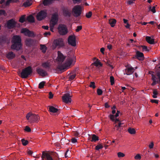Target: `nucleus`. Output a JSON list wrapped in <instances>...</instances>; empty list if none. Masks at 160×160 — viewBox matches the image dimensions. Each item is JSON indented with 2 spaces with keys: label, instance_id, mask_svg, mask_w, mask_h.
Instances as JSON below:
<instances>
[{
  "label": "nucleus",
  "instance_id": "obj_56",
  "mask_svg": "<svg viewBox=\"0 0 160 160\" xmlns=\"http://www.w3.org/2000/svg\"><path fill=\"white\" fill-rule=\"evenodd\" d=\"M154 146L153 142H152L151 143V144L149 145V147L150 148H152Z\"/></svg>",
  "mask_w": 160,
  "mask_h": 160
},
{
  "label": "nucleus",
  "instance_id": "obj_42",
  "mask_svg": "<svg viewBox=\"0 0 160 160\" xmlns=\"http://www.w3.org/2000/svg\"><path fill=\"white\" fill-rule=\"evenodd\" d=\"M102 145L101 144H99L96 146L95 147V149L96 150H98L100 149H102L103 148Z\"/></svg>",
  "mask_w": 160,
  "mask_h": 160
},
{
  "label": "nucleus",
  "instance_id": "obj_24",
  "mask_svg": "<svg viewBox=\"0 0 160 160\" xmlns=\"http://www.w3.org/2000/svg\"><path fill=\"white\" fill-rule=\"evenodd\" d=\"M15 57V55L12 52H9L7 54V57L9 59H12Z\"/></svg>",
  "mask_w": 160,
  "mask_h": 160
},
{
  "label": "nucleus",
  "instance_id": "obj_60",
  "mask_svg": "<svg viewBox=\"0 0 160 160\" xmlns=\"http://www.w3.org/2000/svg\"><path fill=\"white\" fill-rule=\"evenodd\" d=\"M99 62H100L96 61L94 62L93 64L95 65L96 67H98L99 65L98 63Z\"/></svg>",
  "mask_w": 160,
  "mask_h": 160
},
{
  "label": "nucleus",
  "instance_id": "obj_3",
  "mask_svg": "<svg viewBox=\"0 0 160 160\" xmlns=\"http://www.w3.org/2000/svg\"><path fill=\"white\" fill-rule=\"evenodd\" d=\"M59 33L61 35H65L68 32L66 25L64 24H59L57 28Z\"/></svg>",
  "mask_w": 160,
  "mask_h": 160
},
{
  "label": "nucleus",
  "instance_id": "obj_51",
  "mask_svg": "<svg viewBox=\"0 0 160 160\" xmlns=\"http://www.w3.org/2000/svg\"><path fill=\"white\" fill-rule=\"evenodd\" d=\"M5 13L6 12L4 10H0V15H4Z\"/></svg>",
  "mask_w": 160,
  "mask_h": 160
},
{
  "label": "nucleus",
  "instance_id": "obj_28",
  "mask_svg": "<svg viewBox=\"0 0 160 160\" xmlns=\"http://www.w3.org/2000/svg\"><path fill=\"white\" fill-rule=\"evenodd\" d=\"M53 0H43L42 4L44 6L49 5L52 3Z\"/></svg>",
  "mask_w": 160,
  "mask_h": 160
},
{
  "label": "nucleus",
  "instance_id": "obj_7",
  "mask_svg": "<svg viewBox=\"0 0 160 160\" xmlns=\"http://www.w3.org/2000/svg\"><path fill=\"white\" fill-rule=\"evenodd\" d=\"M58 20V15L57 12H55L52 15L51 19L50 21V25L55 26L57 24Z\"/></svg>",
  "mask_w": 160,
  "mask_h": 160
},
{
  "label": "nucleus",
  "instance_id": "obj_17",
  "mask_svg": "<svg viewBox=\"0 0 160 160\" xmlns=\"http://www.w3.org/2000/svg\"><path fill=\"white\" fill-rule=\"evenodd\" d=\"M62 13L63 15L66 17H70L71 15V10L67 8H63Z\"/></svg>",
  "mask_w": 160,
  "mask_h": 160
},
{
  "label": "nucleus",
  "instance_id": "obj_14",
  "mask_svg": "<svg viewBox=\"0 0 160 160\" xmlns=\"http://www.w3.org/2000/svg\"><path fill=\"white\" fill-rule=\"evenodd\" d=\"M75 57L74 56L69 57L67 58L66 61L65 65L67 68L70 66L72 64L75 62Z\"/></svg>",
  "mask_w": 160,
  "mask_h": 160
},
{
  "label": "nucleus",
  "instance_id": "obj_9",
  "mask_svg": "<svg viewBox=\"0 0 160 160\" xmlns=\"http://www.w3.org/2000/svg\"><path fill=\"white\" fill-rule=\"evenodd\" d=\"M68 43L72 46L75 47L76 46V39L74 35H70L68 38Z\"/></svg>",
  "mask_w": 160,
  "mask_h": 160
},
{
  "label": "nucleus",
  "instance_id": "obj_16",
  "mask_svg": "<svg viewBox=\"0 0 160 160\" xmlns=\"http://www.w3.org/2000/svg\"><path fill=\"white\" fill-rule=\"evenodd\" d=\"M36 71L38 74L42 77H44L48 75L47 72L42 68H38L36 69Z\"/></svg>",
  "mask_w": 160,
  "mask_h": 160
},
{
  "label": "nucleus",
  "instance_id": "obj_38",
  "mask_svg": "<svg viewBox=\"0 0 160 160\" xmlns=\"http://www.w3.org/2000/svg\"><path fill=\"white\" fill-rule=\"evenodd\" d=\"M25 15L22 16L19 19V22L22 23H23L25 21Z\"/></svg>",
  "mask_w": 160,
  "mask_h": 160
},
{
  "label": "nucleus",
  "instance_id": "obj_44",
  "mask_svg": "<svg viewBox=\"0 0 160 160\" xmlns=\"http://www.w3.org/2000/svg\"><path fill=\"white\" fill-rule=\"evenodd\" d=\"M24 130L28 132H30L31 131V128L28 126H26L25 127Z\"/></svg>",
  "mask_w": 160,
  "mask_h": 160
},
{
  "label": "nucleus",
  "instance_id": "obj_26",
  "mask_svg": "<svg viewBox=\"0 0 160 160\" xmlns=\"http://www.w3.org/2000/svg\"><path fill=\"white\" fill-rule=\"evenodd\" d=\"M146 41L150 44H153L154 43V39L152 38L151 37L147 36L146 38Z\"/></svg>",
  "mask_w": 160,
  "mask_h": 160
},
{
  "label": "nucleus",
  "instance_id": "obj_34",
  "mask_svg": "<svg viewBox=\"0 0 160 160\" xmlns=\"http://www.w3.org/2000/svg\"><path fill=\"white\" fill-rule=\"evenodd\" d=\"M76 74L75 73L71 74L68 77V79L69 81L73 80L76 77Z\"/></svg>",
  "mask_w": 160,
  "mask_h": 160
},
{
  "label": "nucleus",
  "instance_id": "obj_1",
  "mask_svg": "<svg viewBox=\"0 0 160 160\" xmlns=\"http://www.w3.org/2000/svg\"><path fill=\"white\" fill-rule=\"evenodd\" d=\"M12 49L18 51L22 48V40L21 37L18 35H14L11 39Z\"/></svg>",
  "mask_w": 160,
  "mask_h": 160
},
{
  "label": "nucleus",
  "instance_id": "obj_19",
  "mask_svg": "<svg viewBox=\"0 0 160 160\" xmlns=\"http://www.w3.org/2000/svg\"><path fill=\"white\" fill-rule=\"evenodd\" d=\"M35 43V41L34 40L28 38L26 39L25 41V43L26 45L29 47H30L33 46Z\"/></svg>",
  "mask_w": 160,
  "mask_h": 160
},
{
  "label": "nucleus",
  "instance_id": "obj_55",
  "mask_svg": "<svg viewBox=\"0 0 160 160\" xmlns=\"http://www.w3.org/2000/svg\"><path fill=\"white\" fill-rule=\"evenodd\" d=\"M71 140L72 142L73 143H75L77 142V139L75 138H72Z\"/></svg>",
  "mask_w": 160,
  "mask_h": 160
},
{
  "label": "nucleus",
  "instance_id": "obj_10",
  "mask_svg": "<svg viewBox=\"0 0 160 160\" xmlns=\"http://www.w3.org/2000/svg\"><path fill=\"white\" fill-rule=\"evenodd\" d=\"M16 22L13 19H12L7 21V27L8 29H12L16 27Z\"/></svg>",
  "mask_w": 160,
  "mask_h": 160
},
{
  "label": "nucleus",
  "instance_id": "obj_20",
  "mask_svg": "<svg viewBox=\"0 0 160 160\" xmlns=\"http://www.w3.org/2000/svg\"><path fill=\"white\" fill-rule=\"evenodd\" d=\"M136 58L138 59L139 60L142 61L144 59V56L143 54L139 51H137L136 52V55L135 56Z\"/></svg>",
  "mask_w": 160,
  "mask_h": 160
},
{
  "label": "nucleus",
  "instance_id": "obj_15",
  "mask_svg": "<svg viewBox=\"0 0 160 160\" xmlns=\"http://www.w3.org/2000/svg\"><path fill=\"white\" fill-rule=\"evenodd\" d=\"M57 60L59 64H61L64 60L66 57L59 51L58 52Z\"/></svg>",
  "mask_w": 160,
  "mask_h": 160
},
{
  "label": "nucleus",
  "instance_id": "obj_49",
  "mask_svg": "<svg viewBox=\"0 0 160 160\" xmlns=\"http://www.w3.org/2000/svg\"><path fill=\"white\" fill-rule=\"evenodd\" d=\"M82 29V26H79L77 27V28L76 29V32H78Z\"/></svg>",
  "mask_w": 160,
  "mask_h": 160
},
{
  "label": "nucleus",
  "instance_id": "obj_53",
  "mask_svg": "<svg viewBox=\"0 0 160 160\" xmlns=\"http://www.w3.org/2000/svg\"><path fill=\"white\" fill-rule=\"evenodd\" d=\"M151 101L152 103H154L156 104H158V100L155 99H152L151 100Z\"/></svg>",
  "mask_w": 160,
  "mask_h": 160
},
{
  "label": "nucleus",
  "instance_id": "obj_13",
  "mask_svg": "<svg viewBox=\"0 0 160 160\" xmlns=\"http://www.w3.org/2000/svg\"><path fill=\"white\" fill-rule=\"evenodd\" d=\"M71 97L69 93L65 94L62 97L63 101L66 103H70L71 101Z\"/></svg>",
  "mask_w": 160,
  "mask_h": 160
},
{
  "label": "nucleus",
  "instance_id": "obj_39",
  "mask_svg": "<svg viewBox=\"0 0 160 160\" xmlns=\"http://www.w3.org/2000/svg\"><path fill=\"white\" fill-rule=\"evenodd\" d=\"M22 144L24 146H26L28 143V142L27 140H25L23 138L21 140Z\"/></svg>",
  "mask_w": 160,
  "mask_h": 160
},
{
  "label": "nucleus",
  "instance_id": "obj_54",
  "mask_svg": "<svg viewBox=\"0 0 160 160\" xmlns=\"http://www.w3.org/2000/svg\"><path fill=\"white\" fill-rule=\"evenodd\" d=\"M11 2H12L11 0H8L5 3L6 5H8Z\"/></svg>",
  "mask_w": 160,
  "mask_h": 160
},
{
  "label": "nucleus",
  "instance_id": "obj_18",
  "mask_svg": "<svg viewBox=\"0 0 160 160\" xmlns=\"http://www.w3.org/2000/svg\"><path fill=\"white\" fill-rule=\"evenodd\" d=\"M42 160L44 158L46 159L47 160H53L51 155L48 153L45 152L43 151L41 157Z\"/></svg>",
  "mask_w": 160,
  "mask_h": 160
},
{
  "label": "nucleus",
  "instance_id": "obj_12",
  "mask_svg": "<svg viewBox=\"0 0 160 160\" xmlns=\"http://www.w3.org/2000/svg\"><path fill=\"white\" fill-rule=\"evenodd\" d=\"M53 44L56 47H61L64 45L63 40L61 38H59L54 40L53 41Z\"/></svg>",
  "mask_w": 160,
  "mask_h": 160
},
{
  "label": "nucleus",
  "instance_id": "obj_59",
  "mask_svg": "<svg viewBox=\"0 0 160 160\" xmlns=\"http://www.w3.org/2000/svg\"><path fill=\"white\" fill-rule=\"evenodd\" d=\"M49 98L50 99L52 98L53 97V94L51 92H49Z\"/></svg>",
  "mask_w": 160,
  "mask_h": 160
},
{
  "label": "nucleus",
  "instance_id": "obj_57",
  "mask_svg": "<svg viewBox=\"0 0 160 160\" xmlns=\"http://www.w3.org/2000/svg\"><path fill=\"white\" fill-rule=\"evenodd\" d=\"M122 124L121 122H119L118 125H116L115 127L117 128H120L121 127V125Z\"/></svg>",
  "mask_w": 160,
  "mask_h": 160
},
{
  "label": "nucleus",
  "instance_id": "obj_30",
  "mask_svg": "<svg viewBox=\"0 0 160 160\" xmlns=\"http://www.w3.org/2000/svg\"><path fill=\"white\" fill-rule=\"evenodd\" d=\"M40 50L42 51V52L43 53H45L46 52V51L47 49L45 45L43 44H40Z\"/></svg>",
  "mask_w": 160,
  "mask_h": 160
},
{
  "label": "nucleus",
  "instance_id": "obj_63",
  "mask_svg": "<svg viewBox=\"0 0 160 160\" xmlns=\"http://www.w3.org/2000/svg\"><path fill=\"white\" fill-rule=\"evenodd\" d=\"M128 4L129 5H131L132 3H133V2L132 0H130L128 2Z\"/></svg>",
  "mask_w": 160,
  "mask_h": 160
},
{
  "label": "nucleus",
  "instance_id": "obj_46",
  "mask_svg": "<svg viewBox=\"0 0 160 160\" xmlns=\"http://www.w3.org/2000/svg\"><path fill=\"white\" fill-rule=\"evenodd\" d=\"M97 93L99 95H101L102 93V91L100 89H98L97 90Z\"/></svg>",
  "mask_w": 160,
  "mask_h": 160
},
{
  "label": "nucleus",
  "instance_id": "obj_2",
  "mask_svg": "<svg viewBox=\"0 0 160 160\" xmlns=\"http://www.w3.org/2000/svg\"><path fill=\"white\" fill-rule=\"evenodd\" d=\"M32 72V67L29 66L23 69L19 75L22 78H27Z\"/></svg>",
  "mask_w": 160,
  "mask_h": 160
},
{
  "label": "nucleus",
  "instance_id": "obj_31",
  "mask_svg": "<svg viewBox=\"0 0 160 160\" xmlns=\"http://www.w3.org/2000/svg\"><path fill=\"white\" fill-rule=\"evenodd\" d=\"M7 40L6 37L5 36H2L0 37V43L6 42Z\"/></svg>",
  "mask_w": 160,
  "mask_h": 160
},
{
  "label": "nucleus",
  "instance_id": "obj_43",
  "mask_svg": "<svg viewBox=\"0 0 160 160\" xmlns=\"http://www.w3.org/2000/svg\"><path fill=\"white\" fill-rule=\"evenodd\" d=\"M117 155L118 157L119 158L123 157L125 156L124 154L123 153L121 152H118L117 153Z\"/></svg>",
  "mask_w": 160,
  "mask_h": 160
},
{
  "label": "nucleus",
  "instance_id": "obj_29",
  "mask_svg": "<svg viewBox=\"0 0 160 160\" xmlns=\"http://www.w3.org/2000/svg\"><path fill=\"white\" fill-rule=\"evenodd\" d=\"M27 20L30 22H34V18L33 16L32 15H29L27 18Z\"/></svg>",
  "mask_w": 160,
  "mask_h": 160
},
{
  "label": "nucleus",
  "instance_id": "obj_5",
  "mask_svg": "<svg viewBox=\"0 0 160 160\" xmlns=\"http://www.w3.org/2000/svg\"><path fill=\"white\" fill-rule=\"evenodd\" d=\"M21 33L28 37L34 38L36 36V34L33 31H30L27 28H22L21 30Z\"/></svg>",
  "mask_w": 160,
  "mask_h": 160
},
{
  "label": "nucleus",
  "instance_id": "obj_6",
  "mask_svg": "<svg viewBox=\"0 0 160 160\" xmlns=\"http://www.w3.org/2000/svg\"><path fill=\"white\" fill-rule=\"evenodd\" d=\"M72 11L74 14V16L75 17H78L81 14V7L79 5L75 6L72 8Z\"/></svg>",
  "mask_w": 160,
  "mask_h": 160
},
{
  "label": "nucleus",
  "instance_id": "obj_62",
  "mask_svg": "<svg viewBox=\"0 0 160 160\" xmlns=\"http://www.w3.org/2000/svg\"><path fill=\"white\" fill-rule=\"evenodd\" d=\"M153 94H154L155 95H157L158 94V93L157 91V90H155V89H154L153 90Z\"/></svg>",
  "mask_w": 160,
  "mask_h": 160
},
{
  "label": "nucleus",
  "instance_id": "obj_58",
  "mask_svg": "<svg viewBox=\"0 0 160 160\" xmlns=\"http://www.w3.org/2000/svg\"><path fill=\"white\" fill-rule=\"evenodd\" d=\"M42 28L45 30H48L49 28V27L48 26H42Z\"/></svg>",
  "mask_w": 160,
  "mask_h": 160
},
{
  "label": "nucleus",
  "instance_id": "obj_25",
  "mask_svg": "<svg viewBox=\"0 0 160 160\" xmlns=\"http://www.w3.org/2000/svg\"><path fill=\"white\" fill-rule=\"evenodd\" d=\"M67 67L65 64H59L58 65L57 68L60 71L64 70L67 69Z\"/></svg>",
  "mask_w": 160,
  "mask_h": 160
},
{
  "label": "nucleus",
  "instance_id": "obj_33",
  "mask_svg": "<svg viewBox=\"0 0 160 160\" xmlns=\"http://www.w3.org/2000/svg\"><path fill=\"white\" fill-rule=\"evenodd\" d=\"M32 4V3L29 0H27V1L23 3V6L25 7H26L31 6Z\"/></svg>",
  "mask_w": 160,
  "mask_h": 160
},
{
  "label": "nucleus",
  "instance_id": "obj_52",
  "mask_svg": "<svg viewBox=\"0 0 160 160\" xmlns=\"http://www.w3.org/2000/svg\"><path fill=\"white\" fill-rule=\"evenodd\" d=\"M55 26H53L52 25H50V29L51 31L52 32H54V28Z\"/></svg>",
  "mask_w": 160,
  "mask_h": 160
},
{
  "label": "nucleus",
  "instance_id": "obj_21",
  "mask_svg": "<svg viewBox=\"0 0 160 160\" xmlns=\"http://www.w3.org/2000/svg\"><path fill=\"white\" fill-rule=\"evenodd\" d=\"M109 118H110L111 120H112L113 122H114L115 123H116L117 122H118L119 123L120 122V120L118 118H114V115L113 114H110L109 116Z\"/></svg>",
  "mask_w": 160,
  "mask_h": 160
},
{
  "label": "nucleus",
  "instance_id": "obj_8",
  "mask_svg": "<svg viewBox=\"0 0 160 160\" xmlns=\"http://www.w3.org/2000/svg\"><path fill=\"white\" fill-rule=\"evenodd\" d=\"M47 15V13L46 11L41 10L37 15V19L38 20L41 21L45 18Z\"/></svg>",
  "mask_w": 160,
  "mask_h": 160
},
{
  "label": "nucleus",
  "instance_id": "obj_61",
  "mask_svg": "<svg viewBox=\"0 0 160 160\" xmlns=\"http://www.w3.org/2000/svg\"><path fill=\"white\" fill-rule=\"evenodd\" d=\"M74 3H78L80 2L81 0H72Z\"/></svg>",
  "mask_w": 160,
  "mask_h": 160
},
{
  "label": "nucleus",
  "instance_id": "obj_50",
  "mask_svg": "<svg viewBox=\"0 0 160 160\" xmlns=\"http://www.w3.org/2000/svg\"><path fill=\"white\" fill-rule=\"evenodd\" d=\"M151 76H152V80L153 81H156V76H155V75L152 73V74Z\"/></svg>",
  "mask_w": 160,
  "mask_h": 160
},
{
  "label": "nucleus",
  "instance_id": "obj_37",
  "mask_svg": "<svg viewBox=\"0 0 160 160\" xmlns=\"http://www.w3.org/2000/svg\"><path fill=\"white\" fill-rule=\"evenodd\" d=\"M46 82L45 81H42L40 82L39 84L38 88L42 89L43 88Z\"/></svg>",
  "mask_w": 160,
  "mask_h": 160
},
{
  "label": "nucleus",
  "instance_id": "obj_40",
  "mask_svg": "<svg viewBox=\"0 0 160 160\" xmlns=\"http://www.w3.org/2000/svg\"><path fill=\"white\" fill-rule=\"evenodd\" d=\"M110 80L111 84L112 85L114 83V79L113 76H111L110 77Z\"/></svg>",
  "mask_w": 160,
  "mask_h": 160
},
{
  "label": "nucleus",
  "instance_id": "obj_32",
  "mask_svg": "<svg viewBox=\"0 0 160 160\" xmlns=\"http://www.w3.org/2000/svg\"><path fill=\"white\" fill-rule=\"evenodd\" d=\"M98 137L95 134L92 135V140H91V142H95L97 141L98 140Z\"/></svg>",
  "mask_w": 160,
  "mask_h": 160
},
{
  "label": "nucleus",
  "instance_id": "obj_36",
  "mask_svg": "<svg viewBox=\"0 0 160 160\" xmlns=\"http://www.w3.org/2000/svg\"><path fill=\"white\" fill-rule=\"evenodd\" d=\"M148 8L149 10L152 11L153 13H155L156 12L155 6H153L152 8L151 6H149Z\"/></svg>",
  "mask_w": 160,
  "mask_h": 160
},
{
  "label": "nucleus",
  "instance_id": "obj_35",
  "mask_svg": "<svg viewBox=\"0 0 160 160\" xmlns=\"http://www.w3.org/2000/svg\"><path fill=\"white\" fill-rule=\"evenodd\" d=\"M128 132L131 134H134L136 133V131L134 128H129L128 129Z\"/></svg>",
  "mask_w": 160,
  "mask_h": 160
},
{
  "label": "nucleus",
  "instance_id": "obj_41",
  "mask_svg": "<svg viewBox=\"0 0 160 160\" xmlns=\"http://www.w3.org/2000/svg\"><path fill=\"white\" fill-rule=\"evenodd\" d=\"M89 87L93 89L95 88H96L95 83L93 82H91L89 85Z\"/></svg>",
  "mask_w": 160,
  "mask_h": 160
},
{
  "label": "nucleus",
  "instance_id": "obj_22",
  "mask_svg": "<svg viewBox=\"0 0 160 160\" xmlns=\"http://www.w3.org/2000/svg\"><path fill=\"white\" fill-rule=\"evenodd\" d=\"M50 62H43L42 64V67L45 69H49L50 67Z\"/></svg>",
  "mask_w": 160,
  "mask_h": 160
},
{
  "label": "nucleus",
  "instance_id": "obj_45",
  "mask_svg": "<svg viewBox=\"0 0 160 160\" xmlns=\"http://www.w3.org/2000/svg\"><path fill=\"white\" fill-rule=\"evenodd\" d=\"M92 15V12L91 11L89 12L88 13H86V16L87 18H90Z\"/></svg>",
  "mask_w": 160,
  "mask_h": 160
},
{
  "label": "nucleus",
  "instance_id": "obj_64",
  "mask_svg": "<svg viewBox=\"0 0 160 160\" xmlns=\"http://www.w3.org/2000/svg\"><path fill=\"white\" fill-rule=\"evenodd\" d=\"M33 152L30 150H29L28 151V154L30 155H32Z\"/></svg>",
  "mask_w": 160,
  "mask_h": 160
},
{
  "label": "nucleus",
  "instance_id": "obj_48",
  "mask_svg": "<svg viewBox=\"0 0 160 160\" xmlns=\"http://www.w3.org/2000/svg\"><path fill=\"white\" fill-rule=\"evenodd\" d=\"M141 158V157L140 154H137L134 157L135 159L136 160H140Z\"/></svg>",
  "mask_w": 160,
  "mask_h": 160
},
{
  "label": "nucleus",
  "instance_id": "obj_4",
  "mask_svg": "<svg viewBox=\"0 0 160 160\" xmlns=\"http://www.w3.org/2000/svg\"><path fill=\"white\" fill-rule=\"evenodd\" d=\"M26 118L31 123L37 122L39 119V117L37 115L34 114L30 112L27 114Z\"/></svg>",
  "mask_w": 160,
  "mask_h": 160
},
{
  "label": "nucleus",
  "instance_id": "obj_11",
  "mask_svg": "<svg viewBox=\"0 0 160 160\" xmlns=\"http://www.w3.org/2000/svg\"><path fill=\"white\" fill-rule=\"evenodd\" d=\"M126 68L125 70V72L124 74H127L129 75H131L134 71V69L133 68L130 66V65H128L126 66Z\"/></svg>",
  "mask_w": 160,
  "mask_h": 160
},
{
  "label": "nucleus",
  "instance_id": "obj_47",
  "mask_svg": "<svg viewBox=\"0 0 160 160\" xmlns=\"http://www.w3.org/2000/svg\"><path fill=\"white\" fill-rule=\"evenodd\" d=\"M141 47L142 48L143 51H145L147 52H149V50L148 49V47L146 46L142 45L141 46Z\"/></svg>",
  "mask_w": 160,
  "mask_h": 160
},
{
  "label": "nucleus",
  "instance_id": "obj_23",
  "mask_svg": "<svg viewBox=\"0 0 160 160\" xmlns=\"http://www.w3.org/2000/svg\"><path fill=\"white\" fill-rule=\"evenodd\" d=\"M49 111L53 113L57 112V113H59L60 112L59 111V110L52 106L49 107Z\"/></svg>",
  "mask_w": 160,
  "mask_h": 160
},
{
  "label": "nucleus",
  "instance_id": "obj_27",
  "mask_svg": "<svg viewBox=\"0 0 160 160\" xmlns=\"http://www.w3.org/2000/svg\"><path fill=\"white\" fill-rule=\"evenodd\" d=\"M116 22V20L114 18L110 19L109 20V23L112 27H113L115 26Z\"/></svg>",
  "mask_w": 160,
  "mask_h": 160
}]
</instances>
